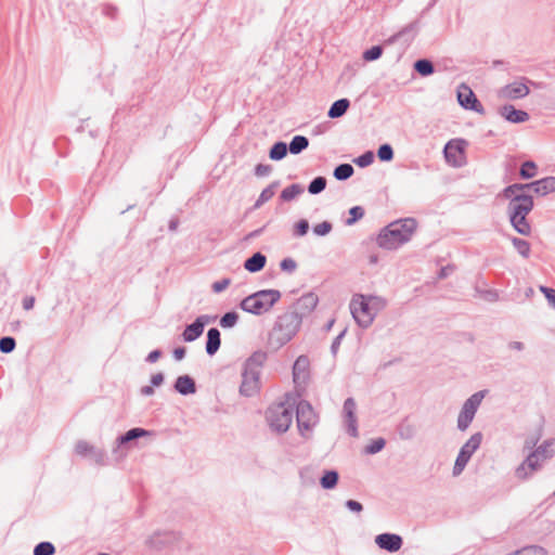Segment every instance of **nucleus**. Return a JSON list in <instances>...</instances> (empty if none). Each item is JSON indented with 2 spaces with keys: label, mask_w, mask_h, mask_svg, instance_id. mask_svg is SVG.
<instances>
[{
  "label": "nucleus",
  "mask_w": 555,
  "mask_h": 555,
  "mask_svg": "<svg viewBox=\"0 0 555 555\" xmlns=\"http://www.w3.org/2000/svg\"><path fill=\"white\" fill-rule=\"evenodd\" d=\"M417 222L413 218L397 220L388 224L377 236L379 247L392 250L410 241L416 230Z\"/></svg>",
  "instance_id": "1"
},
{
  "label": "nucleus",
  "mask_w": 555,
  "mask_h": 555,
  "mask_svg": "<svg viewBox=\"0 0 555 555\" xmlns=\"http://www.w3.org/2000/svg\"><path fill=\"white\" fill-rule=\"evenodd\" d=\"M301 320L296 312L289 310L281 314L269 335V343L279 349L286 345L297 334Z\"/></svg>",
  "instance_id": "2"
},
{
  "label": "nucleus",
  "mask_w": 555,
  "mask_h": 555,
  "mask_svg": "<svg viewBox=\"0 0 555 555\" xmlns=\"http://www.w3.org/2000/svg\"><path fill=\"white\" fill-rule=\"evenodd\" d=\"M281 292L278 289H262L245 297L240 308L248 313L261 315L268 311L280 300Z\"/></svg>",
  "instance_id": "3"
},
{
  "label": "nucleus",
  "mask_w": 555,
  "mask_h": 555,
  "mask_svg": "<svg viewBox=\"0 0 555 555\" xmlns=\"http://www.w3.org/2000/svg\"><path fill=\"white\" fill-rule=\"evenodd\" d=\"M294 409L283 402L270 405L266 411V421L271 430L286 433L293 423Z\"/></svg>",
  "instance_id": "4"
},
{
  "label": "nucleus",
  "mask_w": 555,
  "mask_h": 555,
  "mask_svg": "<svg viewBox=\"0 0 555 555\" xmlns=\"http://www.w3.org/2000/svg\"><path fill=\"white\" fill-rule=\"evenodd\" d=\"M350 312L359 324L363 328H367L374 321L376 314L371 310V306L366 300L365 295L357 294L351 298Z\"/></svg>",
  "instance_id": "5"
},
{
  "label": "nucleus",
  "mask_w": 555,
  "mask_h": 555,
  "mask_svg": "<svg viewBox=\"0 0 555 555\" xmlns=\"http://www.w3.org/2000/svg\"><path fill=\"white\" fill-rule=\"evenodd\" d=\"M483 398L485 391H477L464 402L457 416L459 430L465 431L469 427Z\"/></svg>",
  "instance_id": "6"
},
{
  "label": "nucleus",
  "mask_w": 555,
  "mask_h": 555,
  "mask_svg": "<svg viewBox=\"0 0 555 555\" xmlns=\"http://www.w3.org/2000/svg\"><path fill=\"white\" fill-rule=\"evenodd\" d=\"M150 436V431L143 428H131L124 435H120L115 440V446L112 449V453L115 462H120L127 456V444L131 441Z\"/></svg>",
  "instance_id": "7"
},
{
  "label": "nucleus",
  "mask_w": 555,
  "mask_h": 555,
  "mask_svg": "<svg viewBox=\"0 0 555 555\" xmlns=\"http://www.w3.org/2000/svg\"><path fill=\"white\" fill-rule=\"evenodd\" d=\"M296 420L299 433L305 436V431L311 430L317 425L318 415L308 401L301 400L296 406Z\"/></svg>",
  "instance_id": "8"
},
{
  "label": "nucleus",
  "mask_w": 555,
  "mask_h": 555,
  "mask_svg": "<svg viewBox=\"0 0 555 555\" xmlns=\"http://www.w3.org/2000/svg\"><path fill=\"white\" fill-rule=\"evenodd\" d=\"M260 374L257 371L245 370L242 372L240 393L244 397H253L260 390Z\"/></svg>",
  "instance_id": "9"
},
{
  "label": "nucleus",
  "mask_w": 555,
  "mask_h": 555,
  "mask_svg": "<svg viewBox=\"0 0 555 555\" xmlns=\"http://www.w3.org/2000/svg\"><path fill=\"white\" fill-rule=\"evenodd\" d=\"M533 199L529 194H520L509 201L508 216H527L533 209Z\"/></svg>",
  "instance_id": "10"
},
{
  "label": "nucleus",
  "mask_w": 555,
  "mask_h": 555,
  "mask_svg": "<svg viewBox=\"0 0 555 555\" xmlns=\"http://www.w3.org/2000/svg\"><path fill=\"white\" fill-rule=\"evenodd\" d=\"M319 298L314 293L304 294L289 309L291 312H296L297 317L302 319L309 315L317 307Z\"/></svg>",
  "instance_id": "11"
},
{
  "label": "nucleus",
  "mask_w": 555,
  "mask_h": 555,
  "mask_svg": "<svg viewBox=\"0 0 555 555\" xmlns=\"http://www.w3.org/2000/svg\"><path fill=\"white\" fill-rule=\"evenodd\" d=\"M357 404L353 398H347L343 406L344 423L351 437H358V421L356 416Z\"/></svg>",
  "instance_id": "12"
},
{
  "label": "nucleus",
  "mask_w": 555,
  "mask_h": 555,
  "mask_svg": "<svg viewBox=\"0 0 555 555\" xmlns=\"http://www.w3.org/2000/svg\"><path fill=\"white\" fill-rule=\"evenodd\" d=\"M457 101L461 106L472 109L476 113L483 114V107L477 100L475 93L466 85H461L457 90Z\"/></svg>",
  "instance_id": "13"
},
{
  "label": "nucleus",
  "mask_w": 555,
  "mask_h": 555,
  "mask_svg": "<svg viewBox=\"0 0 555 555\" xmlns=\"http://www.w3.org/2000/svg\"><path fill=\"white\" fill-rule=\"evenodd\" d=\"M525 79L521 81H514L511 82L503 88L500 89L499 95L502 99L507 100H517L522 99L527 96L530 92L529 87L524 82Z\"/></svg>",
  "instance_id": "14"
},
{
  "label": "nucleus",
  "mask_w": 555,
  "mask_h": 555,
  "mask_svg": "<svg viewBox=\"0 0 555 555\" xmlns=\"http://www.w3.org/2000/svg\"><path fill=\"white\" fill-rule=\"evenodd\" d=\"M375 543L382 550L395 553L402 546V538L396 533H380L376 535Z\"/></svg>",
  "instance_id": "15"
},
{
  "label": "nucleus",
  "mask_w": 555,
  "mask_h": 555,
  "mask_svg": "<svg viewBox=\"0 0 555 555\" xmlns=\"http://www.w3.org/2000/svg\"><path fill=\"white\" fill-rule=\"evenodd\" d=\"M462 143H464V141H459L456 143L450 141L444 146V157L447 162L452 166L459 167L462 165L461 158L463 157L464 154V149L461 145Z\"/></svg>",
  "instance_id": "16"
},
{
  "label": "nucleus",
  "mask_w": 555,
  "mask_h": 555,
  "mask_svg": "<svg viewBox=\"0 0 555 555\" xmlns=\"http://www.w3.org/2000/svg\"><path fill=\"white\" fill-rule=\"evenodd\" d=\"M528 190H532L535 194L545 196L555 192V177H546L530 183H526Z\"/></svg>",
  "instance_id": "17"
},
{
  "label": "nucleus",
  "mask_w": 555,
  "mask_h": 555,
  "mask_svg": "<svg viewBox=\"0 0 555 555\" xmlns=\"http://www.w3.org/2000/svg\"><path fill=\"white\" fill-rule=\"evenodd\" d=\"M499 112L502 117L513 124H521L529 119V114L527 112L517 109L514 105H503Z\"/></svg>",
  "instance_id": "18"
},
{
  "label": "nucleus",
  "mask_w": 555,
  "mask_h": 555,
  "mask_svg": "<svg viewBox=\"0 0 555 555\" xmlns=\"http://www.w3.org/2000/svg\"><path fill=\"white\" fill-rule=\"evenodd\" d=\"M176 540L172 532H156L146 540V544L156 551H160Z\"/></svg>",
  "instance_id": "19"
},
{
  "label": "nucleus",
  "mask_w": 555,
  "mask_h": 555,
  "mask_svg": "<svg viewBox=\"0 0 555 555\" xmlns=\"http://www.w3.org/2000/svg\"><path fill=\"white\" fill-rule=\"evenodd\" d=\"M175 390L180 395L188 396L196 392L194 379L189 375H181L176 379Z\"/></svg>",
  "instance_id": "20"
},
{
  "label": "nucleus",
  "mask_w": 555,
  "mask_h": 555,
  "mask_svg": "<svg viewBox=\"0 0 555 555\" xmlns=\"http://www.w3.org/2000/svg\"><path fill=\"white\" fill-rule=\"evenodd\" d=\"M221 338L220 332L216 327H211L207 332L206 352L208 356H214L220 348Z\"/></svg>",
  "instance_id": "21"
},
{
  "label": "nucleus",
  "mask_w": 555,
  "mask_h": 555,
  "mask_svg": "<svg viewBox=\"0 0 555 555\" xmlns=\"http://www.w3.org/2000/svg\"><path fill=\"white\" fill-rule=\"evenodd\" d=\"M482 441V434H474L460 449V453L467 456L468 459L479 449Z\"/></svg>",
  "instance_id": "22"
},
{
  "label": "nucleus",
  "mask_w": 555,
  "mask_h": 555,
  "mask_svg": "<svg viewBox=\"0 0 555 555\" xmlns=\"http://www.w3.org/2000/svg\"><path fill=\"white\" fill-rule=\"evenodd\" d=\"M309 366V360L306 356H299L293 365L294 382L305 379Z\"/></svg>",
  "instance_id": "23"
},
{
  "label": "nucleus",
  "mask_w": 555,
  "mask_h": 555,
  "mask_svg": "<svg viewBox=\"0 0 555 555\" xmlns=\"http://www.w3.org/2000/svg\"><path fill=\"white\" fill-rule=\"evenodd\" d=\"M267 360L266 352L256 351L245 362L244 369L261 373V367Z\"/></svg>",
  "instance_id": "24"
},
{
  "label": "nucleus",
  "mask_w": 555,
  "mask_h": 555,
  "mask_svg": "<svg viewBox=\"0 0 555 555\" xmlns=\"http://www.w3.org/2000/svg\"><path fill=\"white\" fill-rule=\"evenodd\" d=\"M267 258L261 253H255L251 257L246 259L244 268L251 272H258L266 266Z\"/></svg>",
  "instance_id": "25"
},
{
  "label": "nucleus",
  "mask_w": 555,
  "mask_h": 555,
  "mask_svg": "<svg viewBox=\"0 0 555 555\" xmlns=\"http://www.w3.org/2000/svg\"><path fill=\"white\" fill-rule=\"evenodd\" d=\"M349 106L350 101L348 99H339L331 105L327 112V116L330 118H339L346 114Z\"/></svg>",
  "instance_id": "26"
},
{
  "label": "nucleus",
  "mask_w": 555,
  "mask_h": 555,
  "mask_svg": "<svg viewBox=\"0 0 555 555\" xmlns=\"http://www.w3.org/2000/svg\"><path fill=\"white\" fill-rule=\"evenodd\" d=\"M513 228L521 235H529L531 227L527 221V216H509Z\"/></svg>",
  "instance_id": "27"
},
{
  "label": "nucleus",
  "mask_w": 555,
  "mask_h": 555,
  "mask_svg": "<svg viewBox=\"0 0 555 555\" xmlns=\"http://www.w3.org/2000/svg\"><path fill=\"white\" fill-rule=\"evenodd\" d=\"M204 332L203 325L199 322L194 321L192 324L186 325L182 337L186 343L194 341L197 339Z\"/></svg>",
  "instance_id": "28"
},
{
  "label": "nucleus",
  "mask_w": 555,
  "mask_h": 555,
  "mask_svg": "<svg viewBox=\"0 0 555 555\" xmlns=\"http://www.w3.org/2000/svg\"><path fill=\"white\" fill-rule=\"evenodd\" d=\"M309 146V140L305 135H295L289 142L288 151L294 154H300Z\"/></svg>",
  "instance_id": "29"
},
{
  "label": "nucleus",
  "mask_w": 555,
  "mask_h": 555,
  "mask_svg": "<svg viewBox=\"0 0 555 555\" xmlns=\"http://www.w3.org/2000/svg\"><path fill=\"white\" fill-rule=\"evenodd\" d=\"M305 191L304 186L298 184V183H294L287 188H285L282 192H281V199L284 201V202H291L293 199H295L297 196H299L300 194H302Z\"/></svg>",
  "instance_id": "30"
},
{
  "label": "nucleus",
  "mask_w": 555,
  "mask_h": 555,
  "mask_svg": "<svg viewBox=\"0 0 555 555\" xmlns=\"http://www.w3.org/2000/svg\"><path fill=\"white\" fill-rule=\"evenodd\" d=\"M278 186H279V182L275 181V182H272L270 185H268L266 189H263L262 192L260 193L258 199L256 201L254 208H259L264 203L270 201L273 197V195L275 193V189Z\"/></svg>",
  "instance_id": "31"
},
{
  "label": "nucleus",
  "mask_w": 555,
  "mask_h": 555,
  "mask_svg": "<svg viewBox=\"0 0 555 555\" xmlns=\"http://www.w3.org/2000/svg\"><path fill=\"white\" fill-rule=\"evenodd\" d=\"M288 147L285 142L279 141L272 145L269 152V157L272 160H281L287 154Z\"/></svg>",
  "instance_id": "32"
},
{
  "label": "nucleus",
  "mask_w": 555,
  "mask_h": 555,
  "mask_svg": "<svg viewBox=\"0 0 555 555\" xmlns=\"http://www.w3.org/2000/svg\"><path fill=\"white\" fill-rule=\"evenodd\" d=\"M87 457H89L91 462L98 466L108 465V459L106 452L103 449L93 447V449L91 450Z\"/></svg>",
  "instance_id": "33"
},
{
  "label": "nucleus",
  "mask_w": 555,
  "mask_h": 555,
  "mask_svg": "<svg viewBox=\"0 0 555 555\" xmlns=\"http://www.w3.org/2000/svg\"><path fill=\"white\" fill-rule=\"evenodd\" d=\"M414 69L421 75V76H429L434 74L435 67L431 61L427 59H421L417 60L414 63Z\"/></svg>",
  "instance_id": "34"
},
{
  "label": "nucleus",
  "mask_w": 555,
  "mask_h": 555,
  "mask_svg": "<svg viewBox=\"0 0 555 555\" xmlns=\"http://www.w3.org/2000/svg\"><path fill=\"white\" fill-rule=\"evenodd\" d=\"M354 170L350 164H340L334 169V177L338 181H345L353 175Z\"/></svg>",
  "instance_id": "35"
},
{
  "label": "nucleus",
  "mask_w": 555,
  "mask_h": 555,
  "mask_svg": "<svg viewBox=\"0 0 555 555\" xmlns=\"http://www.w3.org/2000/svg\"><path fill=\"white\" fill-rule=\"evenodd\" d=\"M553 442L551 440H546L543 443H541L539 447H537L533 450V453L541 459V461H545L550 459L553 454Z\"/></svg>",
  "instance_id": "36"
},
{
  "label": "nucleus",
  "mask_w": 555,
  "mask_h": 555,
  "mask_svg": "<svg viewBox=\"0 0 555 555\" xmlns=\"http://www.w3.org/2000/svg\"><path fill=\"white\" fill-rule=\"evenodd\" d=\"M367 302L371 306V310H373V313L377 315L378 312L384 310L387 306V300L377 295H365Z\"/></svg>",
  "instance_id": "37"
},
{
  "label": "nucleus",
  "mask_w": 555,
  "mask_h": 555,
  "mask_svg": "<svg viewBox=\"0 0 555 555\" xmlns=\"http://www.w3.org/2000/svg\"><path fill=\"white\" fill-rule=\"evenodd\" d=\"M525 190H528V186H526V183L525 184L514 183L512 185L506 186L503 190L502 195L505 198H508L509 201H512V198H514L515 196H518L520 194H526Z\"/></svg>",
  "instance_id": "38"
},
{
  "label": "nucleus",
  "mask_w": 555,
  "mask_h": 555,
  "mask_svg": "<svg viewBox=\"0 0 555 555\" xmlns=\"http://www.w3.org/2000/svg\"><path fill=\"white\" fill-rule=\"evenodd\" d=\"M338 473L336 470H327L322 476L320 483L324 489H333L338 482Z\"/></svg>",
  "instance_id": "39"
},
{
  "label": "nucleus",
  "mask_w": 555,
  "mask_h": 555,
  "mask_svg": "<svg viewBox=\"0 0 555 555\" xmlns=\"http://www.w3.org/2000/svg\"><path fill=\"white\" fill-rule=\"evenodd\" d=\"M513 246L515 249L524 258H528L530 255V244L529 242L519 238V237H513L512 238Z\"/></svg>",
  "instance_id": "40"
},
{
  "label": "nucleus",
  "mask_w": 555,
  "mask_h": 555,
  "mask_svg": "<svg viewBox=\"0 0 555 555\" xmlns=\"http://www.w3.org/2000/svg\"><path fill=\"white\" fill-rule=\"evenodd\" d=\"M326 188V179L324 177L314 178L308 185V192L312 195H317L324 191Z\"/></svg>",
  "instance_id": "41"
},
{
  "label": "nucleus",
  "mask_w": 555,
  "mask_h": 555,
  "mask_svg": "<svg viewBox=\"0 0 555 555\" xmlns=\"http://www.w3.org/2000/svg\"><path fill=\"white\" fill-rule=\"evenodd\" d=\"M535 173H537V165L533 162L527 160L521 165L519 175L522 179H530V178L534 177Z\"/></svg>",
  "instance_id": "42"
},
{
  "label": "nucleus",
  "mask_w": 555,
  "mask_h": 555,
  "mask_svg": "<svg viewBox=\"0 0 555 555\" xmlns=\"http://www.w3.org/2000/svg\"><path fill=\"white\" fill-rule=\"evenodd\" d=\"M55 547L51 542H40L34 548V555H53Z\"/></svg>",
  "instance_id": "43"
},
{
  "label": "nucleus",
  "mask_w": 555,
  "mask_h": 555,
  "mask_svg": "<svg viewBox=\"0 0 555 555\" xmlns=\"http://www.w3.org/2000/svg\"><path fill=\"white\" fill-rule=\"evenodd\" d=\"M383 54V48L380 46H373L372 48L363 52V60L366 62H373L378 60Z\"/></svg>",
  "instance_id": "44"
},
{
  "label": "nucleus",
  "mask_w": 555,
  "mask_h": 555,
  "mask_svg": "<svg viewBox=\"0 0 555 555\" xmlns=\"http://www.w3.org/2000/svg\"><path fill=\"white\" fill-rule=\"evenodd\" d=\"M377 156L382 162H390L393 159V150L390 144H382L377 150Z\"/></svg>",
  "instance_id": "45"
},
{
  "label": "nucleus",
  "mask_w": 555,
  "mask_h": 555,
  "mask_svg": "<svg viewBox=\"0 0 555 555\" xmlns=\"http://www.w3.org/2000/svg\"><path fill=\"white\" fill-rule=\"evenodd\" d=\"M238 320V315L236 312L231 311L223 314L220 319V326L223 328L233 327Z\"/></svg>",
  "instance_id": "46"
},
{
  "label": "nucleus",
  "mask_w": 555,
  "mask_h": 555,
  "mask_svg": "<svg viewBox=\"0 0 555 555\" xmlns=\"http://www.w3.org/2000/svg\"><path fill=\"white\" fill-rule=\"evenodd\" d=\"M527 466L530 467V473H535L542 466L543 461L539 456H537L533 451L528 454V456L524 461Z\"/></svg>",
  "instance_id": "47"
},
{
  "label": "nucleus",
  "mask_w": 555,
  "mask_h": 555,
  "mask_svg": "<svg viewBox=\"0 0 555 555\" xmlns=\"http://www.w3.org/2000/svg\"><path fill=\"white\" fill-rule=\"evenodd\" d=\"M469 460L470 459L459 452L452 470L453 476L461 475Z\"/></svg>",
  "instance_id": "48"
},
{
  "label": "nucleus",
  "mask_w": 555,
  "mask_h": 555,
  "mask_svg": "<svg viewBox=\"0 0 555 555\" xmlns=\"http://www.w3.org/2000/svg\"><path fill=\"white\" fill-rule=\"evenodd\" d=\"M350 217L346 220L347 225H351L364 216V209L361 206H353L349 209Z\"/></svg>",
  "instance_id": "49"
},
{
  "label": "nucleus",
  "mask_w": 555,
  "mask_h": 555,
  "mask_svg": "<svg viewBox=\"0 0 555 555\" xmlns=\"http://www.w3.org/2000/svg\"><path fill=\"white\" fill-rule=\"evenodd\" d=\"M398 433L401 439L408 440L414 437L415 428L409 423H402L398 428Z\"/></svg>",
  "instance_id": "50"
},
{
  "label": "nucleus",
  "mask_w": 555,
  "mask_h": 555,
  "mask_svg": "<svg viewBox=\"0 0 555 555\" xmlns=\"http://www.w3.org/2000/svg\"><path fill=\"white\" fill-rule=\"evenodd\" d=\"M16 341L11 336H4L0 339V351L3 353H10L15 349Z\"/></svg>",
  "instance_id": "51"
},
{
  "label": "nucleus",
  "mask_w": 555,
  "mask_h": 555,
  "mask_svg": "<svg viewBox=\"0 0 555 555\" xmlns=\"http://www.w3.org/2000/svg\"><path fill=\"white\" fill-rule=\"evenodd\" d=\"M385 444H386L385 439L377 438L365 447V453L366 454H376L384 449Z\"/></svg>",
  "instance_id": "52"
},
{
  "label": "nucleus",
  "mask_w": 555,
  "mask_h": 555,
  "mask_svg": "<svg viewBox=\"0 0 555 555\" xmlns=\"http://www.w3.org/2000/svg\"><path fill=\"white\" fill-rule=\"evenodd\" d=\"M374 160V154L371 151H367L357 157L353 162L361 168L370 166Z\"/></svg>",
  "instance_id": "53"
},
{
  "label": "nucleus",
  "mask_w": 555,
  "mask_h": 555,
  "mask_svg": "<svg viewBox=\"0 0 555 555\" xmlns=\"http://www.w3.org/2000/svg\"><path fill=\"white\" fill-rule=\"evenodd\" d=\"M94 446L90 444L85 440H79L75 446V452L80 455L87 457Z\"/></svg>",
  "instance_id": "54"
},
{
  "label": "nucleus",
  "mask_w": 555,
  "mask_h": 555,
  "mask_svg": "<svg viewBox=\"0 0 555 555\" xmlns=\"http://www.w3.org/2000/svg\"><path fill=\"white\" fill-rule=\"evenodd\" d=\"M332 223L328 221H323L313 227V232L318 236H325L332 231Z\"/></svg>",
  "instance_id": "55"
},
{
  "label": "nucleus",
  "mask_w": 555,
  "mask_h": 555,
  "mask_svg": "<svg viewBox=\"0 0 555 555\" xmlns=\"http://www.w3.org/2000/svg\"><path fill=\"white\" fill-rule=\"evenodd\" d=\"M533 473H530V467L522 462L515 470V476L520 480H526L532 476Z\"/></svg>",
  "instance_id": "56"
},
{
  "label": "nucleus",
  "mask_w": 555,
  "mask_h": 555,
  "mask_svg": "<svg viewBox=\"0 0 555 555\" xmlns=\"http://www.w3.org/2000/svg\"><path fill=\"white\" fill-rule=\"evenodd\" d=\"M309 230V222L306 219L299 220L294 227V235L305 236Z\"/></svg>",
  "instance_id": "57"
},
{
  "label": "nucleus",
  "mask_w": 555,
  "mask_h": 555,
  "mask_svg": "<svg viewBox=\"0 0 555 555\" xmlns=\"http://www.w3.org/2000/svg\"><path fill=\"white\" fill-rule=\"evenodd\" d=\"M280 268L282 271L293 273L297 269V262L293 258H284L280 262Z\"/></svg>",
  "instance_id": "58"
},
{
  "label": "nucleus",
  "mask_w": 555,
  "mask_h": 555,
  "mask_svg": "<svg viewBox=\"0 0 555 555\" xmlns=\"http://www.w3.org/2000/svg\"><path fill=\"white\" fill-rule=\"evenodd\" d=\"M540 292L545 295L548 305L555 309V289L541 285L539 287Z\"/></svg>",
  "instance_id": "59"
},
{
  "label": "nucleus",
  "mask_w": 555,
  "mask_h": 555,
  "mask_svg": "<svg viewBox=\"0 0 555 555\" xmlns=\"http://www.w3.org/2000/svg\"><path fill=\"white\" fill-rule=\"evenodd\" d=\"M230 283H231L230 279H222V280L216 281L212 284L211 288L215 293H221L230 285Z\"/></svg>",
  "instance_id": "60"
},
{
  "label": "nucleus",
  "mask_w": 555,
  "mask_h": 555,
  "mask_svg": "<svg viewBox=\"0 0 555 555\" xmlns=\"http://www.w3.org/2000/svg\"><path fill=\"white\" fill-rule=\"evenodd\" d=\"M270 172H271V166H270V165L258 164V165L255 167V175H256L257 177H266V176H268Z\"/></svg>",
  "instance_id": "61"
},
{
  "label": "nucleus",
  "mask_w": 555,
  "mask_h": 555,
  "mask_svg": "<svg viewBox=\"0 0 555 555\" xmlns=\"http://www.w3.org/2000/svg\"><path fill=\"white\" fill-rule=\"evenodd\" d=\"M345 505L349 511L354 512V513H361L363 511L362 504L354 500L346 501Z\"/></svg>",
  "instance_id": "62"
},
{
  "label": "nucleus",
  "mask_w": 555,
  "mask_h": 555,
  "mask_svg": "<svg viewBox=\"0 0 555 555\" xmlns=\"http://www.w3.org/2000/svg\"><path fill=\"white\" fill-rule=\"evenodd\" d=\"M344 335H345V331H343L339 335H337L335 337V339L333 340L332 346H331V351L333 354L337 353Z\"/></svg>",
  "instance_id": "63"
},
{
  "label": "nucleus",
  "mask_w": 555,
  "mask_h": 555,
  "mask_svg": "<svg viewBox=\"0 0 555 555\" xmlns=\"http://www.w3.org/2000/svg\"><path fill=\"white\" fill-rule=\"evenodd\" d=\"M454 270V267L453 266H446L443 268L440 269L439 273H438V278L439 279H446L448 278Z\"/></svg>",
  "instance_id": "64"
}]
</instances>
